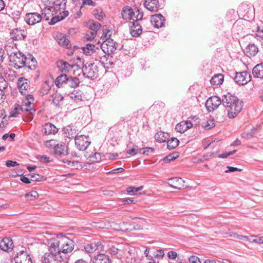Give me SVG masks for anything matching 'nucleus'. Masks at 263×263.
Wrapping results in <instances>:
<instances>
[{
    "label": "nucleus",
    "instance_id": "nucleus-2",
    "mask_svg": "<svg viewBox=\"0 0 263 263\" xmlns=\"http://www.w3.org/2000/svg\"><path fill=\"white\" fill-rule=\"evenodd\" d=\"M222 104L227 110L229 118H234L237 116L243 107V102L230 93L222 96Z\"/></svg>",
    "mask_w": 263,
    "mask_h": 263
},
{
    "label": "nucleus",
    "instance_id": "nucleus-14",
    "mask_svg": "<svg viewBox=\"0 0 263 263\" xmlns=\"http://www.w3.org/2000/svg\"><path fill=\"white\" fill-rule=\"evenodd\" d=\"M165 18L161 14H156L151 16V23L157 28L164 27Z\"/></svg>",
    "mask_w": 263,
    "mask_h": 263
},
{
    "label": "nucleus",
    "instance_id": "nucleus-3",
    "mask_svg": "<svg viewBox=\"0 0 263 263\" xmlns=\"http://www.w3.org/2000/svg\"><path fill=\"white\" fill-rule=\"evenodd\" d=\"M5 50L9 57V61L12 66L16 69H20L26 66L27 58L21 52L17 51L15 44L7 45Z\"/></svg>",
    "mask_w": 263,
    "mask_h": 263
},
{
    "label": "nucleus",
    "instance_id": "nucleus-26",
    "mask_svg": "<svg viewBox=\"0 0 263 263\" xmlns=\"http://www.w3.org/2000/svg\"><path fill=\"white\" fill-rule=\"evenodd\" d=\"M24 30L16 28L12 30L10 33L11 38L14 40H22L26 37V35L24 34Z\"/></svg>",
    "mask_w": 263,
    "mask_h": 263
},
{
    "label": "nucleus",
    "instance_id": "nucleus-34",
    "mask_svg": "<svg viewBox=\"0 0 263 263\" xmlns=\"http://www.w3.org/2000/svg\"><path fill=\"white\" fill-rule=\"evenodd\" d=\"M57 41L58 43L63 47H66L67 48H71V44L70 43V41L65 36H62V37L58 38L57 39Z\"/></svg>",
    "mask_w": 263,
    "mask_h": 263
},
{
    "label": "nucleus",
    "instance_id": "nucleus-17",
    "mask_svg": "<svg viewBox=\"0 0 263 263\" xmlns=\"http://www.w3.org/2000/svg\"><path fill=\"white\" fill-rule=\"evenodd\" d=\"M17 87L22 95L25 94L30 87L29 81L24 77L20 78L17 81Z\"/></svg>",
    "mask_w": 263,
    "mask_h": 263
},
{
    "label": "nucleus",
    "instance_id": "nucleus-7",
    "mask_svg": "<svg viewBox=\"0 0 263 263\" xmlns=\"http://www.w3.org/2000/svg\"><path fill=\"white\" fill-rule=\"evenodd\" d=\"M74 139L76 146L80 151L85 150L91 143L89 137L85 135H78Z\"/></svg>",
    "mask_w": 263,
    "mask_h": 263
},
{
    "label": "nucleus",
    "instance_id": "nucleus-58",
    "mask_svg": "<svg viewBox=\"0 0 263 263\" xmlns=\"http://www.w3.org/2000/svg\"><path fill=\"white\" fill-rule=\"evenodd\" d=\"M21 13L18 11H14L12 13V17L14 21H17L20 18Z\"/></svg>",
    "mask_w": 263,
    "mask_h": 263
},
{
    "label": "nucleus",
    "instance_id": "nucleus-1",
    "mask_svg": "<svg viewBox=\"0 0 263 263\" xmlns=\"http://www.w3.org/2000/svg\"><path fill=\"white\" fill-rule=\"evenodd\" d=\"M59 244L70 246L68 249H63L62 252L64 254L70 253L74 248V241L62 234L58 235L57 237L52 238L48 240L49 247L48 251L46 252L42 257V263H51L52 260H57L61 262L66 259V257L60 253L59 249L57 247Z\"/></svg>",
    "mask_w": 263,
    "mask_h": 263
},
{
    "label": "nucleus",
    "instance_id": "nucleus-47",
    "mask_svg": "<svg viewBox=\"0 0 263 263\" xmlns=\"http://www.w3.org/2000/svg\"><path fill=\"white\" fill-rule=\"evenodd\" d=\"M7 87V82L4 78L0 76V95L3 93V90Z\"/></svg>",
    "mask_w": 263,
    "mask_h": 263
},
{
    "label": "nucleus",
    "instance_id": "nucleus-53",
    "mask_svg": "<svg viewBox=\"0 0 263 263\" xmlns=\"http://www.w3.org/2000/svg\"><path fill=\"white\" fill-rule=\"evenodd\" d=\"M109 251L110 254H111L112 255H117L119 252H122L121 250H120L119 249H118L117 248H116L115 246H111L109 248Z\"/></svg>",
    "mask_w": 263,
    "mask_h": 263
},
{
    "label": "nucleus",
    "instance_id": "nucleus-21",
    "mask_svg": "<svg viewBox=\"0 0 263 263\" xmlns=\"http://www.w3.org/2000/svg\"><path fill=\"white\" fill-rule=\"evenodd\" d=\"M184 181L181 178L174 177L168 180V184L174 189H181L184 186Z\"/></svg>",
    "mask_w": 263,
    "mask_h": 263
},
{
    "label": "nucleus",
    "instance_id": "nucleus-11",
    "mask_svg": "<svg viewBox=\"0 0 263 263\" xmlns=\"http://www.w3.org/2000/svg\"><path fill=\"white\" fill-rule=\"evenodd\" d=\"M103 248V245L99 240L91 241L86 245L84 247L85 250L89 253H92L96 251H101Z\"/></svg>",
    "mask_w": 263,
    "mask_h": 263
},
{
    "label": "nucleus",
    "instance_id": "nucleus-42",
    "mask_svg": "<svg viewBox=\"0 0 263 263\" xmlns=\"http://www.w3.org/2000/svg\"><path fill=\"white\" fill-rule=\"evenodd\" d=\"M93 14L95 18L100 21H102L105 16L103 11L100 9H95L93 11Z\"/></svg>",
    "mask_w": 263,
    "mask_h": 263
},
{
    "label": "nucleus",
    "instance_id": "nucleus-6",
    "mask_svg": "<svg viewBox=\"0 0 263 263\" xmlns=\"http://www.w3.org/2000/svg\"><path fill=\"white\" fill-rule=\"evenodd\" d=\"M139 13L143 14V12L137 7H135L134 9H133L129 6H125L123 7L121 12V14L123 20H132L133 21L136 19L137 14Z\"/></svg>",
    "mask_w": 263,
    "mask_h": 263
},
{
    "label": "nucleus",
    "instance_id": "nucleus-49",
    "mask_svg": "<svg viewBox=\"0 0 263 263\" xmlns=\"http://www.w3.org/2000/svg\"><path fill=\"white\" fill-rule=\"evenodd\" d=\"M155 151L154 148L152 147H145L142 149L140 150V153L142 154L148 155L149 153H153Z\"/></svg>",
    "mask_w": 263,
    "mask_h": 263
},
{
    "label": "nucleus",
    "instance_id": "nucleus-48",
    "mask_svg": "<svg viewBox=\"0 0 263 263\" xmlns=\"http://www.w3.org/2000/svg\"><path fill=\"white\" fill-rule=\"evenodd\" d=\"M256 131V129H251L249 132H245L242 133L241 137L245 139H250L252 138Z\"/></svg>",
    "mask_w": 263,
    "mask_h": 263
},
{
    "label": "nucleus",
    "instance_id": "nucleus-52",
    "mask_svg": "<svg viewBox=\"0 0 263 263\" xmlns=\"http://www.w3.org/2000/svg\"><path fill=\"white\" fill-rule=\"evenodd\" d=\"M214 126L215 124L213 120L207 121L205 124L203 123L202 124V127L207 129H210Z\"/></svg>",
    "mask_w": 263,
    "mask_h": 263
},
{
    "label": "nucleus",
    "instance_id": "nucleus-60",
    "mask_svg": "<svg viewBox=\"0 0 263 263\" xmlns=\"http://www.w3.org/2000/svg\"><path fill=\"white\" fill-rule=\"evenodd\" d=\"M167 256L170 259H175L177 256V254L174 251H170L168 252Z\"/></svg>",
    "mask_w": 263,
    "mask_h": 263
},
{
    "label": "nucleus",
    "instance_id": "nucleus-28",
    "mask_svg": "<svg viewBox=\"0 0 263 263\" xmlns=\"http://www.w3.org/2000/svg\"><path fill=\"white\" fill-rule=\"evenodd\" d=\"M92 260L93 263H111L109 257L104 254L95 256Z\"/></svg>",
    "mask_w": 263,
    "mask_h": 263
},
{
    "label": "nucleus",
    "instance_id": "nucleus-57",
    "mask_svg": "<svg viewBox=\"0 0 263 263\" xmlns=\"http://www.w3.org/2000/svg\"><path fill=\"white\" fill-rule=\"evenodd\" d=\"M6 165L7 167H14L18 165V163L16 161L7 160L6 162Z\"/></svg>",
    "mask_w": 263,
    "mask_h": 263
},
{
    "label": "nucleus",
    "instance_id": "nucleus-63",
    "mask_svg": "<svg viewBox=\"0 0 263 263\" xmlns=\"http://www.w3.org/2000/svg\"><path fill=\"white\" fill-rule=\"evenodd\" d=\"M83 5L95 6L96 4L92 0H83Z\"/></svg>",
    "mask_w": 263,
    "mask_h": 263
},
{
    "label": "nucleus",
    "instance_id": "nucleus-8",
    "mask_svg": "<svg viewBox=\"0 0 263 263\" xmlns=\"http://www.w3.org/2000/svg\"><path fill=\"white\" fill-rule=\"evenodd\" d=\"M251 74L246 71L236 72L234 80L238 85H243L251 81Z\"/></svg>",
    "mask_w": 263,
    "mask_h": 263
},
{
    "label": "nucleus",
    "instance_id": "nucleus-4",
    "mask_svg": "<svg viewBox=\"0 0 263 263\" xmlns=\"http://www.w3.org/2000/svg\"><path fill=\"white\" fill-rule=\"evenodd\" d=\"M143 14L139 13L137 14L136 19L133 22H130V33L133 37H138L142 32V25L141 22L143 20Z\"/></svg>",
    "mask_w": 263,
    "mask_h": 263
},
{
    "label": "nucleus",
    "instance_id": "nucleus-19",
    "mask_svg": "<svg viewBox=\"0 0 263 263\" xmlns=\"http://www.w3.org/2000/svg\"><path fill=\"white\" fill-rule=\"evenodd\" d=\"M87 26L89 29L91 30V36L92 37H95L98 31L101 26V25L100 23L91 20L87 22Z\"/></svg>",
    "mask_w": 263,
    "mask_h": 263
},
{
    "label": "nucleus",
    "instance_id": "nucleus-61",
    "mask_svg": "<svg viewBox=\"0 0 263 263\" xmlns=\"http://www.w3.org/2000/svg\"><path fill=\"white\" fill-rule=\"evenodd\" d=\"M138 153V149L135 148H132L126 151V153L131 156H135Z\"/></svg>",
    "mask_w": 263,
    "mask_h": 263
},
{
    "label": "nucleus",
    "instance_id": "nucleus-32",
    "mask_svg": "<svg viewBox=\"0 0 263 263\" xmlns=\"http://www.w3.org/2000/svg\"><path fill=\"white\" fill-rule=\"evenodd\" d=\"M68 78V76L65 73H63L60 75L55 80V84L59 87L62 86L63 84H66Z\"/></svg>",
    "mask_w": 263,
    "mask_h": 263
},
{
    "label": "nucleus",
    "instance_id": "nucleus-59",
    "mask_svg": "<svg viewBox=\"0 0 263 263\" xmlns=\"http://www.w3.org/2000/svg\"><path fill=\"white\" fill-rule=\"evenodd\" d=\"M227 168H228V170H226L225 171L226 173L234 172L235 171L240 172L241 171V170L240 168H238L237 167H232V166H228Z\"/></svg>",
    "mask_w": 263,
    "mask_h": 263
},
{
    "label": "nucleus",
    "instance_id": "nucleus-40",
    "mask_svg": "<svg viewBox=\"0 0 263 263\" xmlns=\"http://www.w3.org/2000/svg\"><path fill=\"white\" fill-rule=\"evenodd\" d=\"M179 157V154L178 152H173L172 154H170L167 155L163 159V161L164 162H170L172 161L175 160Z\"/></svg>",
    "mask_w": 263,
    "mask_h": 263
},
{
    "label": "nucleus",
    "instance_id": "nucleus-37",
    "mask_svg": "<svg viewBox=\"0 0 263 263\" xmlns=\"http://www.w3.org/2000/svg\"><path fill=\"white\" fill-rule=\"evenodd\" d=\"M179 143V141L176 138H171L167 141V148L170 149L176 148Z\"/></svg>",
    "mask_w": 263,
    "mask_h": 263
},
{
    "label": "nucleus",
    "instance_id": "nucleus-36",
    "mask_svg": "<svg viewBox=\"0 0 263 263\" xmlns=\"http://www.w3.org/2000/svg\"><path fill=\"white\" fill-rule=\"evenodd\" d=\"M90 160L95 162H100L105 159L104 155L102 153L96 152L93 155L89 156Z\"/></svg>",
    "mask_w": 263,
    "mask_h": 263
},
{
    "label": "nucleus",
    "instance_id": "nucleus-5",
    "mask_svg": "<svg viewBox=\"0 0 263 263\" xmlns=\"http://www.w3.org/2000/svg\"><path fill=\"white\" fill-rule=\"evenodd\" d=\"M82 70L86 78L95 80L98 76V66L95 63L87 62L83 65Z\"/></svg>",
    "mask_w": 263,
    "mask_h": 263
},
{
    "label": "nucleus",
    "instance_id": "nucleus-56",
    "mask_svg": "<svg viewBox=\"0 0 263 263\" xmlns=\"http://www.w3.org/2000/svg\"><path fill=\"white\" fill-rule=\"evenodd\" d=\"M189 261L190 263H201L199 258L194 255L191 256L189 258Z\"/></svg>",
    "mask_w": 263,
    "mask_h": 263
},
{
    "label": "nucleus",
    "instance_id": "nucleus-9",
    "mask_svg": "<svg viewBox=\"0 0 263 263\" xmlns=\"http://www.w3.org/2000/svg\"><path fill=\"white\" fill-rule=\"evenodd\" d=\"M222 104V99L217 96H213L208 99L205 103V106L209 111H213Z\"/></svg>",
    "mask_w": 263,
    "mask_h": 263
},
{
    "label": "nucleus",
    "instance_id": "nucleus-15",
    "mask_svg": "<svg viewBox=\"0 0 263 263\" xmlns=\"http://www.w3.org/2000/svg\"><path fill=\"white\" fill-rule=\"evenodd\" d=\"M13 247L12 239L9 237H5L0 241V249L5 252L11 251Z\"/></svg>",
    "mask_w": 263,
    "mask_h": 263
},
{
    "label": "nucleus",
    "instance_id": "nucleus-29",
    "mask_svg": "<svg viewBox=\"0 0 263 263\" xmlns=\"http://www.w3.org/2000/svg\"><path fill=\"white\" fill-rule=\"evenodd\" d=\"M223 82V76L222 74H215L210 80L211 84L215 86L220 85Z\"/></svg>",
    "mask_w": 263,
    "mask_h": 263
},
{
    "label": "nucleus",
    "instance_id": "nucleus-31",
    "mask_svg": "<svg viewBox=\"0 0 263 263\" xmlns=\"http://www.w3.org/2000/svg\"><path fill=\"white\" fill-rule=\"evenodd\" d=\"M80 83V80L76 77H68L66 85L72 88H75L79 86Z\"/></svg>",
    "mask_w": 263,
    "mask_h": 263
},
{
    "label": "nucleus",
    "instance_id": "nucleus-16",
    "mask_svg": "<svg viewBox=\"0 0 263 263\" xmlns=\"http://www.w3.org/2000/svg\"><path fill=\"white\" fill-rule=\"evenodd\" d=\"M54 155L56 158L66 156L68 154V147L65 144H57L54 146Z\"/></svg>",
    "mask_w": 263,
    "mask_h": 263
},
{
    "label": "nucleus",
    "instance_id": "nucleus-51",
    "mask_svg": "<svg viewBox=\"0 0 263 263\" xmlns=\"http://www.w3.org/2000/svg\"><path fill=\"white\" fill-rule=\"evenodd\" d=\"M236 151H237L236 150H234V151H230L229 152L223 153L222 154L219 155L218 157V158H226L228 156L232 155L234 154V153H235L236 152Z\"/></svg>",
    "mask_w": 263,
    "mask_h": 263
},
{
    "label": "nucleus",
    "instance_id": "nucleus-12",
    "mask_svg": "<svg viewBox=\"0 0 263 263\" xmlns=\"http://www.w3.org/2000/svg\"><path fill=\"white\" fill-rule=\"evenodd\" d=\"M103 53H105V52L101 48V51L97 53L95 55L96 60H98L104 67H105V65L107 64L112 65V63L110 61V59L112 58V56H110L108 54L102 55Z\"/></svg>",
    "mask_w": 263,
    "mask_h": 263
},
{
    "label": "nucleus",
    "instance_id": "nucleus-27",
    "mask_svg": "<svg viewBox=\"0 0 263 263\" xmlns=\"http://www.w3.org/2000/svg\"><path fill=\"white\" fill-rule=\"evenodd\" d=\"M252 74L256 78L263 79V63L256 65L253 68Z\"/></svg>",
    "mask_w": 263,
    "mask_h": 263
},
{
    "label": "nucleus",
    "instance_id": "nucleus-20",
    "mask_svg": "<svg viewBox=\"0 0 263 263\" xmlns=\"http://www.w3.org/2000/svg\"><path fill=\"white\" fill-rule=\"evenodd\" d=\"M63 134H65V136L69 139L72 138H76L77 136V130L74 128L73 125H68L66 127H64L62 129Z\"/></svg>",
    "mask_w": 263,
    "mask_h": 263
},
{
    "label": "nucleus",
    "instance_id": "nucleus-33",
    "mask_svg": "<svg viewBox=\"0 0 263 263\" xmlns=\"http://www.w3.org/2000/svg\"><path fill=\"white\" fill-rule=\"evenodd\" d=\"M65 163H67L69 166L71 167L73 169H79L82 167V165L80 162L78 161H71L67 159L63 160Z\"/></svg>",
    "mask_w": 263,
    "mask_h": 263
},
{
    "label": "nucleus",
    "instance_id": "nucleus-44",
    "mask_svg": "<svg viewBox=\"0 0 263 263\" xmlns=\"http://www.w3.org/2000/svg\"><path fill=\"white\" fill-rule=\"evenodd\" d=\"M175 129L177 132L180 133H183L185 132L186 130H187L186 127L185 126L184 121H182L178 123L175 127Z\"/></svg>",
    "mask_w": 263,
    "mask_h": 263
},
{
    "label": "nucleus",
    "instance_id": "nucleus-39",
    "mask_svg": "<svg viewBox=\"0 0 263 263\" xmlns=\"http://www.w3.org/2000/svg\"><path fill=\"white\" fill-rule=\"evenodd\" d=\"M53 103L55 105H60L63 100V97L60 93H55L51 96Z\"/></svg>",
    "mask_w": 263,
    "mask_h": 263
},
{
    "label": "nucleus",
    "instance_id": "nucleus-64",
    "mask_svg": "<svg viewBox=\"0 0 263 263\" xmlns=\"http://www.w3.org/2000/svg\"><path fill=\"white\" fill-rule=\"evenodd\" d=\"M20 180L23 183L25 184H29L31 182V179L30 180L28 177L26 176H22L20 178Z\"/></svg>",
    "mask_w": 263,
    "mask_h": 263
},
{
    "label": "nucleus",
    "instance_id": "nucleus-43",
    "mask_svg": "<svg viewBox=\"0 0 263 263\" xmlns=\"http://www.w3.org/2000/svg\"><path fill=\"white\" fill-rule=\"evenodd\" d=\"M39 194L35 191H32L25 195V197L27 200H32L37 198Z\"/></svg>",
    "mask_w": 263,
    "mask_h": 263
},
{
    "label": "nucleus",
    "instance_id": "nucleus-23",
    "mask_svg": "<svg viewBox=\"0 0 263 263\" xmlns=\"http://www.w3.org/2000/svg\"><path fill=\"white\" fill-rule=\"evenodd\" d=\"M258 52V47L254 44H249L244 49L245 55L249 57H254Z\"/></svg>",
    "mask_w": 263,
    "mask_h": 263
},
{
    "label": "nucleus",
    "instance_id": "nucleus-35",
    "mask_svg": "<svg viewBox=\"0 0 263 263\" xmlns=\"http://www.w3.org/2000/svg\"><path fill=\"white\" fill-rule=\"evenodd\" d=\"M152 255H149V259H153L154 258H162L164 255V251L162 249H159L157 250H153L152 251Z\"/></svg>",
    "mask_w": 263,
    "mask_h": 263
},
{
    "label": "nucleus",
    "instance_id": "nucleus-18",
    "mask_svg": "<svg viewBox=\"0 0 263 263\" xmlns=\"http://www.w3.org/2000/svg\"><path fill=\"white\" fill-rule=\"evenodd\" d=\"M82 49L83 52L87 55H91L94 53H99L101 51V48H99L94 44L88 43L86 46L82 47Z\"/></svg>",
    "mask_w": 263,
    "mask_h": 263
},
{
    "label": "nucleus",
    "instance_id": "nucleus-46",
    "mask_svg": "<svg viewBox=\"0 0 263 263\" xmlns=\"http://www.w3.org/2000/svg\"><path fill=\"white\" fill-rule=\"evenodd\" d=\"M250 242L259 244L263 243V236L259 237L256 235H251L250 236Z\"/></svg>",
    "mask_w": 263,
    "mask_h": 263
},
{
    "label": "nucleus",
    "instance_id": "nucleus-45",
    "mask_svg": "<svg viewBox=\"0 0 263 263\" xmlns=\"http://www.w3.org/2000/svg\"><path fill=\"white\" fill-rule=\"evenodd\" d=\"M143 187L142 186L138 187L129 186L127 187L126 191L128 194H130V195H135L137 192L141 191Z\"/></svg>",
    "mask_w": 263,
    "mask_h": 263
},
{
    "label": "nucleus",
    "instance_id": "nucleus-30",
    "mask_svg": "<svg viewBox=\"0 0 263 263\" xmlns=\"http://www.w3.org/2000/svg\"><path fill=\"white\" fill-rule=\"evenodd\" d=\"M170 135L168 133L160 131L157 132L155 135V138L157 142L160 143L164 142L168 139Z\"/></svg>",
    "mask_w": 263,
    "mask_h": 263
},
{
    "label": "nucleus",
    "instance_id": "nucleus-13",
    "mask_svg": "<svg viewBox=\"0 0 263 263\" xmlns=\"http://www.w3.org/2000/svg\"><path fill=\"white\" fill-rule=\"evenodd\" d=\"M15 263H32L30 255L24 251L18 252L14 258Z\"/></svg>",
    "mask_w": 263,
    "mask_h": 263
},
{
    "label": "nucleus",
    "instance_id": "nucleus-22",
    "mask_svg": "<svg viewBox=\"0 0 263 263\" xmlns=\"http://www.w3.org/2000/svg\"><path fill=\"white\" fill-rule=\"evenodd\" d=\"M57 67L61 72L66 74L72 69L73 66L66 61L61 60L57 63Z\"/></svg>",
    "mask_w": 263,
    "mask_h": 263
},
{
    "label": "nucleus",
    "instance_id": "nucleus-10",
    "mask_svg": "<svg viewBox=\"0 0 263 263\" xmlns=\"http://www.w3.org/2000/svg\"><path fill=\"white\" fill-rule=\"evenodd\" d=\"M42 16L37 12L27 13L25 17V21L29 25H33L40 23Z\"/></svg>",
    "mask_w": 263,
    "mask_h": 263
},
{
    "label": "nucleus",
    "instance_id": "nucleus-41",
    "mask_svg": "<svg viewBox=\"0 0 263 263\" xmlns=\"http://www.w3.org/2000/svg\"><path fill=\"white\" fill-rule=\"evenodd\" d=\"M28 176L31 177V181H41L45 179L43 176L40 175L38 174L30 173Z\"/></svg>",
    "mask_w": 263,
    "mask_h": 263
},
{
    "label": "nucleus",
    "instance_id": "nucleus-25",
    "mask_svg": "<svg viewBox=\"0 0 263 263\" xmlns=\"http://www.w3.org/2000/svg\"><path fill=\"white\" fill-rule=\"evenodd\" d=\"M144 6L147 10L152 12H156L159 7L158 0H146Z\"/></svg>",
    "mask_w": 263,
    "mask_h": 263
},
{
    "label": "nucleus",
    "instance_id": "nucleus-62",
    "mask_svg": "<svg viewBox=\"0 0 263 263\" xmlns=\"http://www.w3.org/2000/svg\"><path fill=\"white\" fill-rule=\"evenodd\" d=\"M120 200L122 201L123 204H130L132 203L134 201V200L133 198H124L120 199Z\"/></svg>",
    "mask_w": 263,
    "mask_h": 263
},
{
    "label": "nucleus",
    "instance_id": "nucleus-38",
    "mask_svg": "<svg viewBox=\"0 0 263 263\" xmlns=\"http://www.w3.org/2000/svg\"><path fill=\"white\" fill-rule=\"evenodd\" d=\"M26 63V66H27L29 69L34 70L36 68V61L34 57H31L30 59H27Z\"/></svg>",
    "mask_w": 263,
    "mask_h": 263
},
{
    "label": "nucleus",
    "instance_id": "nucleus-54",
    "mask_svg": "<svg viewBox=\"0 0 263 263\" xmlns=\"http://www.w3.org/2000/svg\"><path fill=\"white\" fill-rule=\"evenodd\" d=\"M71 98L74 99V100L77 102L82 100L81 94L79 93L78 92H77L76 93H72Z\"/></svg>",
    "mask_w": 263,
    "mask_h": 263
},
{
    "label": "nucleus",
    "instance_id": "nucleus-55",
    "mask_svg": "<svg viewBox=\"0 0 263 263\" xmlns=\"http://www.w3.org/2000/svg\"><path fill=\"white\" fill-rule=\"evenodd\" d=\"M62 20L60 16H55L53 17L51 21L49 22V24L50 25H54L55 23L59 22V21Z\"/></svg>",
    "mask_w": 263,
    "mask_h": 263
},
{
    "label": "nucleus",
    "instance_id": "nucleus-50",
    "mask_svg": "<svg viewBox=\"0 0 263 263\" xmlns=\"http://www.w3.org/2000/svg\"><path fill=\"white\" fill-rule=\"evenodd\" d=\"M255 35L257 38L263 39V27L262 29H261L259 26L257 27V30L255 33Z\"/></svg>",
    "mask_w": 263,
    "mask_h": 263
},
{
    "label": "nucleus",
    "instance_id": "nucleus-24",
    "mask_svg": "<svg viewBox=\"0 0 263 263\" xmlns=\"http://www.w3.org/2000/svg\"><path fill=\"white\" fill-rule=\"evenodd\" d=\"M42 132L45 135H54L58 132V129L52 123H47L43 126Z\"/></svg>",
    "mask_w": 263,
    "mask_h": 263
}]
</instances>
